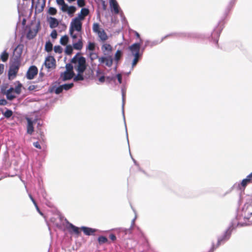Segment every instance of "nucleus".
I'll return each instance as SVG.
<instances>
[{"label": "nucleus", "mask_w": 252, "mask_h": 252, "mask_svg": "<svg viewBox=\"0 0 252 252\" xmlns=\"http://www.w3.org/2000/svg\"><path fill=\"white\" fill-rule=\"evenodd\" d=\"M252 184V172L247 176L246 178L243 179L240 183L234 184L231 188V189H236L238 190H244L247 185Z\"/></svg>", "instance_id": "5"}, {"label": "nucleus", "mask_w": 252, "mask_h": 252, "mask_svg": "<svg viewBox=\"0 0 252 252\" xmlns=\"http://www.w3.org/2000/svg\"><path fill=\"white\" fill-rule=\"evenodd\" d=\"M83 73H84L78 72L77 75H74L73 78L74 82H77L80 81H83L85 79Z\"/></svg>", "instance_id": "35"}, {"label": "nucleus", "mask_w": 252, "mask_h": 252, "mask_svg": "<svg viewBox=\"0 0 252 252\" xmlns=\"http://www.w3.org/2000/svg\"><path fill=\"white\" fill-rule=\"evenodd\" d=\"M57 13V10L54 7H50L48 10V13L51 15H55Z\"/></svg>", "instance_id": "46"}, {"label": "nucleus", "mask_w": 252, "mask_h": 252, "mask_svg": "<svg viewBox=\"0 0 252 252\" xmlns=\"http://www.w3.org/2000/svg\"><path fill=\"white\" fill-rule=\"evenodd\" d=\"M50 36L52 39H56L58 36V33L57 31L56 30H53L50 34Z\"/></svg>", "instance_id": "53"}, {"label": "nucleus", "mask_w": 252, "mask_h": 252, "mask_svg": "<svg viewBox=\"0 0 252 252\" xmlns=\"http://www.w3.org/2000/svg\"><path fill=\"white\" fill-rule=\"evenodd\" d=\"M229 12L225 11L220 21L218 22L217 25L214 28L213 31L211 33V38L214 39V42L216 46H218V41L220 34L224 28L225 24L224 20L229 14Z\"/></svg>", "instance_id": "2"}, {"label": "nucleus", "mask_w": 252, "mask_h": 252, "mask_svg": "<svg viewBox=\"0 0 252 252\" xmlns=\"http://www.w3.org/2000/svg\"><path fill=\"white\" fill-rule=\"evenodd\" d=\"M65 220L66 223V228L70 234H75L78 236L81 234L80 228L69 222L66 219Z\"/></svg>", "instance_id": "11"}, {"label": "nucleus", "mask_w": 252, "mask_h": 252, "mask_svg": "<svg viewBox=\"0 0 252 252\" xmlns=\"http://www.w3.org/2000/svg\"><path fill=\"white\" fill-rule=\"evenodd\" d=\"M95 44L94 42H89L88 45L86 47L87 50H88L90 52H94L95 50Z\"/></svg>", "instance_id": "42"}, {"label": "nucleus", "mask_w": 252, "mask_h": 252, "mask_svg": "<svg viewBox=\"0 0 252 252\" xmlns=\"http://www.w3.org/2000/svg\"><path fill=\"white\" fill-rule=\"evenodd\" d=\"M101 50L104 55H108L106 52H111L112 50V47L110 44L107 43H104L101 47Z\"/></svg>", "instance_id": "30"}, {"label": "nucleus", "mask_w": 252, "mask_h": 252, "mask_svg": "<svg viewBox=\"0 0 252 252\" xmlns=\"http://www.w3.org/2000/svg\"><path fill=\"white\" fill-rule=\"evenodd\" d=\"M121 92H122V114L123 116V119L124 121V123L125 125V128H126V138L127 140V143L129 145V141L128 139V134H127V128L126 126V119H125V111H124V105L125 103V99H126V91L124 87H122L121 89Z\"/></svg>", "instance_id": "16"}, {"label": "nucleus", "mask_w": 252, "mask_h": 252, "mask_svg": "<svg viewBox=\"0 0 252 252\" xmlns=\"http://www.w3.org/2000/svg\"><path fill=\"white\" fill-rule=\"evenodd\" d=\"M104 75V72L103 70H101L99 68H97L96 71V77H99L101 75Z\"/></svg>", "instance_id": "57"}, {"label": "nucleus", "mask_w": 252, "mask_h": 252, "mask_svg": "<svg viewBox=\"0 0 252 252\" xmlns=\"http://www.w3.org/2000/svg\"><path fill=\"white\" fill-rule=\"evenodd\" d=\"M5 111H3L2 108L0 109L2 114L7 119H9L13 115V111L7 108H5Z\"/></svg>", "instance_id": "29"}, {"label": "nucleus", "mask_w": 252, "mask_h": 252, "mask_svg": "<svg viewBox=\"0 0 252 252\" xmlns=\"http://www.w3.org/2000/svg\"><path fill=\"white\" fill-rule=\"evenodd\" d=\"M77 53L71 59V62L73 63L74 68L77 72L84 73L87 69V64L86 58L79 55Z\"/></svg>", "instance_id": "3"}, {"label": "nucleus", "mask_w": 252, "mask_h": 252, "mask_svg": "<svg viewBox=\"0 0 252 252\" xmlns=\"http://www.w3.org/2000/svg\"><path fill=\"white\" fill-rule=\"evenodd\" d=\"M74 64L73 63H72L70 62L69 63H68L66 64L65 65V68L66 70L63 72V74H64L65 73H67V72H71L73 71L72 70L73 69Z\"/></svg>", "instance_id": "39"}, {"label": "nucleus", "mask_w": 252, "mask_h": 252, "mask_svg": "<svg viewBox=\"0 0 252 252\" xmlns=\"http://www.w3.org/2000/svg\"><path fill=\"white\" fill-rule=\"evenodd\" d=\"M85 17L82 15L81 13H79L77 14V16H76L75 18H73V20L75 21H82L85 19Z\"/></svg>", "instance_id": "50"}, {"label": "nucleus", "mask_w": 252, "mask_h": 252, "mask_svg": "<svg viewBox=\"0 0 252 252\" xmlns=\"http://www.w3.org/2000/svg\"><path fill=\"white\" fill-rule=\"evenodd\" d=\"M75 75V73L74 71L71 72H67L64 74H63V72L61 73L60 76L62 79L63 81H66L67 80H69L72 78H73V76Z\"/></svg>", "instance_id": "22"}, {"label": "nucleus", "mask_w": 252, "mask_h": 252, "mask_svg": "<svg viewBox=\"0 0 252 252\" xmlns=\"http://www.w3.org/2000/svg\"><path fill=\"white\" fill-rule=\"evenodd\" d=\"M13 91H14V88L10 87V88L7 90L6 93L4 94L6 95V98L8 100H13L16 97V96L12 93Z\"/></svg>", "instance_id": "26"}, {"label": "nucleus", "mask_w": 252, "mask_h": 252, "mask_svg": "<svg viewBox=\"0 0 252 252\" xmlns=\"http://www.w3.org/2000/svg\"><path fill=\"white\" fill-rule=\"evenodd\" d=\"M40 29V22L39 21L36 25L35 28L33 29L32 31L31 29V26L30 25H27L25 26V29H24V32L28 30V32L27 33L26 37L29 40H31L33 39L36 35L37 33L38 32L39 30Z\"/></svg>", "instance_id": "8"}, {"label": "nucleus", "mask_w": 252, "mask_h": 252, "mask_svg": "<svg viewBox=\"0 0 252 252\" xmlns=\"http://www.w3.org/2000/svg\"><path fill=\"white\" fill-rule=\"evenodd\" d=\"M69 34H70V36L73 40H75L76 39H77L78 35L77 34L74 33V31H71L70 30H69Z\"/></svg>", "instance_id": "56"}, {"label": "nucleus", "mask_w": 252, "mask_h": 252, "mask_svg": "<svg viewBox=\"0 0 252 252\" xmlns=\"http://www.w3.org/2000/svg\"><path fill=\"white\" fill-rule=\"evenodd\" d=\"M235 223L231 221L227 227V228L224 231L223 234L218 237L217 243L215 245L214 242L212 243V246L211 248H213V252L216 249L218 248L220 245L224 244L227 241H228L231 236L232 232L234 229L236 228Z\"/></svg>", "instance_id": "1"}, {"label": "nucleus", "mask_w": 252, "mask_h": 252, "mask_svg": "<svg viewBox=\"0 0 252 252\" xmlns=\"http://www.w3.org/2000/svg\"><path fill=\"white\" fill-rule=\"evenodd\" d=\"M44 64L48 69L55 68L56 66V61L53 56H48L46 58Z\"/></svg>", "instance_id": "12"}, {"label": "nucleus", "mask_w": 252, "mask_h": 252, "mask_svg": "<svg viewBox=\"0 0 252 252\" xmlns=\"http://www.w3.org/2000/svg\"><path fill=\"white\" fill-rule=\"evenodd\" d=\"M98 36L101 41H105L108 39V36L103 29L97 33Z\"/></svg>", "instance_id": "33"}, {"label": "nucleus", "mask_w": 252, "mask_h": 252, "mask_svg": "<svg viewBox=\"0 0 252 252\" xmlns=\"http://www.w3.org/2000/svg\"><path fill=\"white\" fill-rule=\"evenodd\" d=\"M185 38H188L189 39H200L203 40L205 39H208L210 42L213 43L215 44V46L217 47H219V44L218 46H216L214 42V39L212 38L211 36V34H206L203 33H200L198 32H186V36Z\"/></svg>", "instance_id": "4"}, {"label": "nucleus", "mask_w": 252, "mask_h": 252, "mask_svg": "<svg viewBox=\"0 0 252 252\" xmlns=\"http://www.w3.org/2000/svg\"><path fill=\"white\" fill-rule=\"evenodd\" d=\"M53 50V44L50 40L46 41L45 45V50L47 52H51Z\"/></svg>", "instance_id": "36"}, {"label": "nucleus", "mask_w": 252, "mask_h": 252, "mask_svg": "<svg viewBox=\"0 0 252 252\" xmlns=\"http://www.w3.org/2000/svg\"><path fill=\"white\" fill-rule=\"evenodd\" d=\"M77 4L78 7H82L86 4L85 0H77Z\"/></svg>", "instance_id": "52"}, {"label": "nucleus", "mask_w": 252, "mask_h": 252, "mask_svg": "<svg viewBox=\"0 0 252 252\" xmlns=\"http://www.w3.org/2000/svg\"><path fill=\"white\" fill-rule=\"evenodd\" d=\"M90 59L92 61H93L95 59H98L99 60V56L95 52H90L89 54Z\"/></svg>", "instance_id": "44"}, {"label": "nucleus", "mask_w": 252, "mask_h": 252, "mask_svg": "<svg viewBox=\"0 0 252 252\" xmlns=\"http://www.w3.org/2000/svg\"><path fill=\"white\" fill-rule=\"evenodd\" d=\"M85 17L89 13V9L88 8L82 7L80 12Z\"/></svg>", "instance_id": "51"}, {"label": "nucleus", "mask_w": 252, "mask_h": 252, "mask_svg": "<svg viewBox=\"0 0 252 252\" xmlns=\"http://www.w3.org/2000/svg\"><path fill=\"white\" fill-rule=\"evenodd\" d=\"M109 4L111 11L112 13H114L115 14H118L119 13L122 20H126L116 0H110Z\"/></svg>", "instance_id": "7"}, {"label": "nucleus", "mask_w": 252, "mask_h": 252, "mask_svg": "<svg viewBox=\"0 0 252 252\" xmlns=\"http://www.w3.org/2000/svg\"><path fill=\"white\" fill-rule=\"evenodd\" d=\"M59 82L55 81L52 85L49 87L48 92L50 93H55L57 94H59L63 91V87L61 85H59Z\"/></svg>", "instance_id": "13"}, {"label": "nucleus", "mask_w": 252, "mask_h": 252, "mask_svg": "<svg viewBox=\"0 0 252 252\" xmlns=\"http://www.w3.org/2000/svg\"><path fill=\"white\" fill-rule=\"evenodd\" d=\"M74 86L73 83H65L62 85V87H63V90H64L65 91H68L71 89Z\"/></svg>", "instance_id": "43"}, {"label": "nucleus", "mask_w": 252, "mask_h": 252, "mask_svg": "<svg viewBox=\"0 0 252 252\" xmlns=\"http://www.w3.org/2000/svg\"><path fill=\"white\" fill-rule=\"evenodd\" d=\"M38 73V68L34 65L29 67L26 74V77L28 80L33 79Z\"/></svg>", "instance_id": "14"}, {"label": "nucleus", "mask_w": 252, "mask_h": 252, "mask_svg": "<svg viewBox=\"0 0 252 252\" xmlns=\"http://www.w3.org/2000/svg\"><path fill=\"white\" fill-rule=\"evenodd\" d=\"M7 104V101L4 98L0 99V106L5 105Z\"/></svg>", "instance_id": "60"}, {"label": "nucleus", "mask_w": 252, "mask_h": 252, "mask_svg": "<svg viewBox=\"0 0 252 252\" xmlns=\"http://www.w3.org/2000/svg\"><path fill=\"white\" fill-rule=\"evenodd\" d=\"M123 54V52L121 50H118L116 51L114 55V57H113V62H115V64H119V62L122 57Z\"/></svg>", "instance_id": "27"}, {"label": "nucleus", "mask_w": 252, "mask_h": 252, "mask_svg": "<svg viewBox=\"0 0 252 252\" xmlns=\"http://www.w3.org/2000/svg\"><path fill=\"white\" fill-rule=\"evenodd\" d=\"M147 47H149V45H148V42H147V40H146L145 42L144 45L141 48V49L140 48V52L142 53V54H143V52L144 51L145 48Z\"/></svg>", "instance_id": "59"}, {"label": "nucleus", "mask_w": 252, "mask_h": 252, "mask_svg": "<svg viewBox=\"0 0 252 252\" xmlns=\"http://www.w3.org/2000/svg\"><path fill=\"white\" fill-rule=\"evenodd\" d=\"M105 79L106 77H105L104 75H102L98 77V81L101 83H104L105 82Z\"/></svg>", "instance_id": "58"}, {"label": "nucleus", "mask_w": 252, "mask_h": 252, "mask_svg": "<svg viewBox=\"0 0 252 252\" xmlns=\"http://www.w3.org/2000/svg\"><path fill=\"white\" fill-rule=\"evenodd\" d=\"M47 21L49 24L50 28L51 29L55 28L59 25V21L55 17H49L47 18Z\"/></svg>", "instance_id": "23"}, {"label": "nucleus", "mask_w": 252, "mask_h": 252, "mask_svg": "<svg viewBox=\"0 0 252 252\" xmlns=\"http://www.w3.org/2000/svg\"><path fill=\"white\" fill-rule=\"evenodd\" d=\"M15 84H17V85L14 88V91L16 94H20L21 93V89L23 87V85L19 81H16Z\"/></svg>", "instance_id": "34"}, {"label": "nucleus", "mask_w": 252, "mask_h": 252, "mask_svg": "<svg viewBox=\"0 0 252 252\" xmlns=\"http://www.w3.org/2000/svg\"><path fill=\"white\" fill-rule=\"evenodd\" d=\"M56 2L57 4L61 6V7L66 8V7H68V5L65 2L64 0H56Z\"/></svg>", "instance_id": "45"}, {"label": "nucleus", "mask_w": 252, "mask_h": 252, "mask_svg": "<svg viewBox=\"0 0 252 252\" xmlns=\"http://www.w3.org/2000/svg\"><path fill=\"white\" fill-rule=\"evenodd\" d=\"M24 48L23 44H18L13 52V61L21 63V56Z\"/></svg>", "instance_id": "9"}, {"label": "nucleus", "mask_w": 252, "mask_h": 252, "mask_svg": "<svg viewBox=\"0 0 252 252\" xmlns=\"http://www.w3.org/2000/svg\"><path fill=\"white\" fill-rule=\"evenodd\" d=\"M64 53L67 55H71L73 53V47L70 44L66 45L64 50Z\"/></svg>", "instance_id": "41"}, {"label": "nucleus", "mask_w": 252, "mask_h": 252, "mask_svg": "<svg viewBox=\"0 0 252 252\" xmlns=\"http://www.w3.org/2000/svg\"><path fill=\"white\" fill-rule=\"evenodd\" d=\"M33 146H34L35 148H37V149H41V146H40V145L38 141H36V142H34V143H33Z\"/></svg>", "instance_id": "63"}, {"label": "nucleus", "mask_w": 252, "mask_h": 252, "mask_svg": "<svg viewBox=\"0 0 252 252\" xmlns=\"http://www.w3.org/2000/svg\"><path fill=\"white\" fill-rule=\"evenodd\" d=\"M142 56H133V59L132 60L131 63V70L133 69L134 66H136L137 63H138L139 60L141 59Z\"/></svg>", "instance_id": "38"}, {"label": "nucleus", "mask_w": 252, "mask_h": 252, "mask_svg": "<svg viewBox=\"0 0 252 252\" xmlns=\"http://www.w3.org/2000/svg\"><path fill=\"white\" fill-rule=\"evenodd\" d=\"M27 120L28 122L27 125V133L30 134H32L34 131V127L32 123V121L29 118H27Z\"/></svg>", "instance_id": "28"}, {"label": "nucleus", "mask_w": 252, "mask_h": 252, "mask_svg": "<svg viewBox=\"0 0 252 252\" xmlns=\"http://www.w3.org/2000/svg\"><path fill=\"white\" fill-rule=\"evenodd\" d=\"M54 50L56 53L61 54L63 49L60 45H56L54 47Z\"/></svg>", "instance_id": "49"}, {"label": "nucleus", "mask_w": 252, "mask_h": 252, "mask_svg": "<svg viewBox=\"0 0 252 252\" xmlns=\"http://www.w3.org/2000/svg\"><path fill=\"white\" fill-rule=\"evenodd\" d=\"M165 39L163 38V36L160 39H156L154 40H146L148 42L149 47L152 48L160 44Z\"/></svg>", "instance_id": "25"}, {"label": "nucleus", "mask_w": 252, "mask_h": 252, "mask_svg": "<svg viewBox=\"0 0 252 252\" xmlns=\"http://www.w3.org/2000/svg\"><path fill=\"white\" fill-rule=\"evenodd\" d=\"M109 238L112 241H115L116 240V235L113 234V233H111L110 235H109Z\"/></svg>", "instance_id": "62"}, {"label": "nucleus", "mask_w": 252, "mask_h": 252, "mask_svg": "<svg viewBox=\"0 0 252 252\" xmlns=\"http://www.w3.org/2000/svg\"><path fill=\"white\" fill-rule=\"evenodd\" d=\"M97 241L100 245L106 243L108 242L107 238L104 236H99L97 238Z\"/></svg>", "instance_id": "40"}, {"label": "nucleus", "mask_w": 252, "mask_h": 252, "mask_svg": "<svg viewBox=\"0 0 252 252\" xmlns=\"http://www.w3.org/2000/svg\"><path fill=\"white\" fill-rule=\"evenodd\" d=\"M69 37L66 34H65L62 36L60 39V43L62 45L65 46L66 45L67 43L68 42Z\"/></svg>", "instance_id": "37"}, {"label": "nucleus", "mask_w": 252, "mask_h": 252, "mask_svg": "<svg viewBox=\"0 0 252 252\" xmlns=\"http://www.w3.org/2000/svg\"><path fill=\"white\" fill-rule=\"evenodd\" d=\"M72 46L74 49L77 50H81L82 49L83 46V43L81 35H80V38L78 41L73 43Z\"/></svg>", "instance_id": "24"}, {"label": "nucleus", "mask_w": 252, "mask_h": 252, "mask_svg": "<svg viewBox=\"0 0 252 252\" xmlns=\"http://www.w3.org/2000/svg\"><path fill=\"white\" fill-rule=\"evenodd\" d=\"M82 30V23L81 21H74L72 19L70 24L69 30L76 31L78 32H81Z\"/></svg>", "instance_id": "17"}, {"label": "nucleus", "mask_w": 252, "mask_h": 252, "mask_svg": "<svg viewBox=\"0 0 252 252\" xmlns=\"http://www.w3.org/2000/svg\"><path fill=\"white\" fill-rule=\"evenodd\" d=\"M38 189L39 191L42 195V197L45 200H47V194L43 187L41 186V183L39 180H38Z\"/></svg>", "instance_id": "31"}, {"label": "nucleus", "mask_w": 252, "mask_h": 252, "mask_svg": "<svg viewBox=\"0 0 252 252\" xmlns=\"http://www.w3.org/2000/svg\"><path fill=\"white\" fill-rule=\"evenodd\" d=\"M8 84H3L0 86V91L1 94H5L7 90V88H8Z\"/></svg>", "instance_id": "48"}, {"label": "nucleus", "mask_w": 252, "mask_h": 252, "mask_svg": "<svg viewBox=\"0 0 252 252\" xmlns=\"http://www.w3.org/2000/svg\"><path fill=\"white\" fill-rule=\"evenodd\" d=\"M93 30L94 32L97 33L101 31L100 30L99 24L97 23H94L93 26Z\"/></svg>", "instance_id": "47"}, {"label": "nucleus", "mask_w": 252, "mask_h": 252, "mask_svg": "<svg viewBox=\"0 0 252 252\" xmlns=\"http://www.w3.org/2000/svg\"><path fill=\"white\" fill-rule=\"evenodd\" d=\"M186 32H174L167 34L163 36L165 39L170 37H176L177 38H185Z\"/></svg>", "instance_id": "21"}, {"label": "nucleus", "mask_w": 252, "mask_h": 252, "mask_svg": "<svg viewBox=\"0 0 252 252\" xmlns=\"http://www.w3.org/2000/svg\"><path fill=\"white\" fill-rule=\"evenodd\" d=\"M61 10L63 12H66L70 17H72L74 16L75 12L77 10V8L74 5H70L66 8L61 7Z\"/></svg>", "instance_id": "19"}, {"label": "nucleus", "mask_w": 252, "mask_h": 252, "mask_svg": "<svg viewBox=\"0 0 252 252\" xmlns=\"http://www.w3.org/2000/svg\"><path fill=\"white\" fill-rule=\"evenodd\" d=\"M46 0H38L35 7V13L42 12L45 6Z\"/></svg>", "instance_id": "20"}, {"label": "nucleus", "mask_w": 252, "mask_h": 252, "mask_svg": "<svg viewBox=\"0 0 252 252\" xmlns=\"http://www.w3.org/2000/svg\"><path fill=\"white\" fill-rule=\"evenodd\" d=\"M99 65H103L105 66L111 67L113 63V57L112 55H107L101 56L99 58Z\"/></svg>", "instance_id": "10"}, {"label": "nucleus", "mask_w": 252, "mask_h": 252, "mask_svg": "<svg viewBox=\"0 0 252 252\" xmlns=\"http://www.w3.org/2000/svg\"><path fill=\"white\" fill-rule=\"evenodd\" d=\"M136 217H135V218H134V219L131 220V226H130V227L128 229H127V230H126L127 231H131V230L132 229L133 226V225H134V224H135V220H136Z\"/></svg>", "instance_id": "61"}, {"label": "nucleus", "mask_w": 252, "mask_h": 252, "mask_svg": "<svg viewBox=\"0 0 252 252\" xmlns=\"http://www.w3.org/2000/svg\"><path fill=\"white\" fill-rule=\"evenodd\" d=\"M106 79L108 81L109 83H110L111 81H116V77L115 75L114 76H107L106 77Z\"/></svg>", "instance_id": "54"}, {"label": "nucleus", "mask_w": 252, "mask_h": 252, "mask_svg": "<svg viewBox=\"0 0 252 252\" xmlns=\"http://www.w3.org/2000/svg\"><path fill=\"white\" fill-rule=\"evenodd\" d=\"M128 50L133 56H142V53L140 52L139 43H133L128 47Z\"/></svg>", "instance_id": "15"}, {"label": "nucleus", "mask_w": 252, "mask_h": 252, "mask_svg": "<svg viewBox=\"0 0 252 252\" xmlns=\"http://www.w3.org/2000/svg\"><path fill=\"white\" fill-rule=\"evenodd\" d=\"M116 80L117 79L119 84L122 83V75L121 73H118L115 75Z\"/></svg>", "instance_id": "55"}, {"label": "nucleus", "mask_w": 252, "mask_h": 252, "mask_svg": "<svg viewBox=\"0 0 252 252\" xmlns=\"http://www.w3.org/2000/svg\"><path fill=\"white\" fill-rule=\"evenodd\" d=\"M20 65L21 63L12 61L8 71L7 75L9 80H12L16 77Z\"/></svg>", "instance_id": "6"}, {"label": "nucleus", "mask_w": 252, "mask_h": 252, "mask_svg": "<svg viewBox=\"0 0 252 252\" xmlns=\"http://www.w3.org/2000/svg\"><path fill=\"white\" fill-rule=\"evenodd\" d=\"M9 56V53L7 52L6 50H4L0 55V60L5 63L8 61Z\"/></svg>", "instance_id": "32"}, {"label": "nucleus", "mask_w": 252, "mask_h": 252, "mask_svg": "<svg viewBox=\"0 0 252 252\" xmlns=\"http://www.w3.org/2000/svg\"><path fill=\"white\" fill-rule=\"evenodd\" d=\"M81 230L87 236H94L95 233L98 231L95 228H93L91 227L82 226L80 227Z\"/></svg>", "instance_id": "18"}, {"label": "nucleus", "mask_w": 252, "mask_h": 252, "mask_svg": "<svg viewBox=\"0 0 252 252\" xmlns=\"http://www.w3.org/2000/svg\"><path fill=\"white\" fill-rule=\"evenodd\" d=\"M101 3V5L102 6V8L104 10H105L107 8V4L105 3V2L104 0L100 1Z\"/></svg>", "instance_id": "64"}]
</instances>
